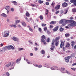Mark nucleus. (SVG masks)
Wrapping results in <instances>:
<instances>
[{
    "instance_id": "obj_62",
    "label": "nucleus",
    "mask_w": 76,
    "mask_h": 76,
    "mask_svg": "<svg viewBox=\"0 0 76 76\" xmlns=\"http://www.w3.org/2000/svg\"><path fill=\"white\" fill-rule=\"evenodd\" d=\"M62 70H63V71H64V69H65L64 68H61Z\"/></svg>"
},
{
    "instance_id": "obj_49",
    "label": "nucleus",
    "mask_w": 76,
    "mask_h": 76,
    "mask_svg": "<svg viewBox=\"0 0 76 76\" xmlns=\"http://www.w3.org/2000/svg\"><path fill=\"white\" fill-rule=\"evenodd\" d=\"M67 12H68V10H65V12L64 14H66V13H67Z\"/></svg>"
},
{
    "instance_id": "obj_41",
    "label": "nucleus",
    "mask_w": 76,
    "mask_h": 76,
    "mask_svg": "<svg viewBox=\"0 0 76 76\" xmlns=\"http://www.w3.org/2000/svg\"><path fill=\"white\" fill-rule=\"evenodd\" d=\"M42 52V53L43 54H45V51H44V50H42L41 51Z\"/></svg>"
},
{
    "instance_id": "obj_25",
    "label": "nucleus",
    "mask_w": 76,
    "mask_h": 76,
    "mask_svg": "<svg viewBox=\"0 0 76 76\" xmlns=\"http://www.w3.org/2000/svg\"><path fill=\"white\" fill-rule=\"evenodd\" d=\"M3 50H4V51H6V50H7V47L6 46H5L4 48H3Z\"/></svg>"
},
{
    "instance_id": "obj_24",
    "label": "nucleus",
    "mask_w": 76,
    "mask_h": 76,
    "mask_svg": "<svg viewBox=\"0 0 76 76\" xmlns=\"http://www.w3.org/2000/svg\"><path fill=\"white\" fill-rule=\"evenodd\" d=\"M21 60V58H20V59H18L16 61V63H18V62H19V61H20Z\"/></svg>"
},
{
    "instance_id": "obj_52",
    "label": "nucleus",
    "mask_w": 76,
    "mask_h": 76,
    "mask_svg": "<svg viewBox=\"0 0 76 76\" xmlns=\"http://www.w3.org/2000/svg\"><path fill=\"white\" fill-rule=\"evenodd\" d=\"M42 65H39L38 66V67H39V68H41V67H42Z\"/></svg>"
},
{
    "instance_id": "obj_22",
    "label": "nucleus",
    "mask_w": 76,
    "mask_h": 76,
    "mask_svg": "<svg viewBox=\"0 0 76 76\" xmlns=\"http://www.w3.org/2000/svg\"><path fill=\"white\" fill-rule=\"evenodd\" d=\"M21 23L23 26H26V23L24 22H22Z\"/></svg>"
},
{
    "instance_id": "obj_17",
    "label": "nucleus",
    "mask_w": 76,
    "mask_h": 76,
    "mask_svg": "<svg viewBox=\"0 0 76 76\" xmlns=\"http://www.w3.org/2000/svg\"><path fill=\"white\" fill-rule=\"evenodd\" d=\"M11 64V62H8V64L6 65V66L7 67H9L10 66V65Z\"/></svg>"
},
{
    "instance_id": "obj_57",
    "label": "nucleus",
    "mask_w": 76,
    "mask_h": 76,
    "mask_svg": "<svg viewBox=\"0 0 76 76\" xmlns=\"http://www.w3.org/2000/svg\"><path fill=\"white\" fill-rule=\"evenodd\" d=\"M31 6H32L33 7H35V6H36V5L35 4L33 5V4H31Z\"/></svg>"
},
{
    "instance_id": "obj_36",
    "label": "nucleus",
    "mask_w": 76,
    "mask_h": 76,
    "mask_svg": "<svg viewBox=\"0 0 76 76\" xmlns=\"http://www.w3.org/2000/svg\"><path fill=\"white\" fill-rule=\"evenodd\" d=\"M14 64H15V62H13L12 63L11 62V64L10 65L11 67H12V66H13V65Z\"/></svg>"
},
{
    "instance_id": "obj_12",
    "label": "nucleus",
    "mask_w": 76,
    "mask_h": 76,
    "mask_svg": "<svg viewBox=\"0 0 76 76\" xmlns=\"http://www.w3.org/2000/svg\"><path fill=\"white\" fill-rule=\"evenodd\" d=\"M64 28H62V27H61L59 28V31L60 32H63L64 31Z\"/></svg>"
},
{
    "instance_id": "obj_10",
    "label": "nucleus",
    "mask_w": 76,
    "mask_h": 76,
    "mask_svg": "<svg viewBox=\"0 0 76 76\" xmlns=\"http://www.w3.org/2000/svg\"><path fill=\"white\" fill-rule=\"evenodd\" d=\"M60 38V37H57L54 40L56 42L57 41H58Z\"/></svg>"
},
{
    "instance_id": "obj_31",
    "label": "nucleus",
    "mask_w": 76,
    "mask_h": 76,
    "mask_svg": "<svg viewBox=\"0 0 76 76\" xmlns=\"http://www.w3.org/2000/svg\"><path fill=\"white\" fill-rule=\"evenodd\" d=\"M51 5L53 7H54L55 3H54L53 2H52V4H51Z\"/></svg>"
},
{
    "instance_id": "obj_39",
    "label": "nucleus",
    "mask_w": 76,
    "mask_h": 76,
    "mask_svg": "<svg viewBox=\"0 0 76 76\" xmlns=\"http://www.w3.org/2000/svg\"><path fill=\"white\" fill-rule=\"evenodd\" d=\"M69 46H70V44L69 43H67L66 46V47H69Z\"/></svg>"
},
{
    "instance_id": "obj_9",
    "label": "nucleus",
    "mask_w": 76,
    "mask_h": 76,
    "mask_svg": "<svg viewBox=\"0 0 76 76\" xmlns=\"http://www.w3.org/2000/svg\"><path fill=\"white\" fill-rule=\"evenodd\" d=\"M12 39H13L14 41H18L19 40L18 39L15 37H13L12 38Z\"/></svg>"
},
{
    "instance_id": "obj_23",
    "label": "nucleus",
    "mask_w": 76,
    "mask_h": 76,
    "mask_svg": "<svg viewBox=\"0 0 76 76\" xmlns=\"http://www.w3.org/2000/svg\"><path fill=\"white\" fill-rule=\"evenodd\" d=\"M11 3H12L14 4V5H17V2H16V1H12L11 2Z\"/></svg>"
},
{
    "instance_id": "obj_3",
    "label": "nucleus",
    "mask_w": 76,
    "mask_h": 76,
    "mask_svg": "<svg viewBox=\"0 0 76 76\" xmlns=\"http://www.w3.org/2000/svg\"><path fill=\"white\" fill-rule=\"evenodd\" d=\"M9 33L10 31H4V33H6L4 34V37H8L9 35Z\"/></svg>"
},
{
    "instance_id": "obj_55",
    "label": "nucleus",
    "mask_w": 76,
    "mask_h": 76,
    "mask_svg": "<svg viewBox=\"0 0 76 76\" xmlns=\"http://www.w3.org/2000/svg\"><path fill=\"white\" fill-rule=\"evenodd\" d=\"M39 30L40 32H41V31H42V29H41V28H39Z\"/></svg>"
},
{
    "instance_id": "obj_45",
    "label": "nucleus",
    "mask_w": 76,
    "mask_h": 76,
    "mask_svg": "<svg viewBox=\"0 0 76 76\" xmlns=\"http://www.w3.org/2000/svg\"><path fill=\"white\" fill-rule=\"evenodd\" d=\"M25 19L27 21V22H29V20L28 19V18L26 17L25 18Z\"/></svg>"
},
{
    "instance_id": "obj_59",
    "label": "nucleus",
    "mask_w": 76,
    "mask_h": 76,
    "mask_svg": "<svg viewBox=\"0 0 76 76\" xmlns=\"http://www.w3.org/2000/svg\"><path fill=\"white\" fill-rule=\"evenodd\" d=\"M76 63H74L72 64V66H76Z\"/></svg>"
},
{
    "instance_id": "obj_18",
    "label": "nucleus",
    "mask_w": 76,
    "mask_h": 76,
    "mask_svg": "<svg viewBox=\"0 0 76 76\" xmlns=\"http://www.w3.org/2000/svg\"><path fill=\"white\" fill-rule=\"evenodd\" d=\"M1 16H3V17H7V15L4 13L2 14Z\"/></svg>"
},
{
    "instance_id": "obj_64",
    "label": "nucleus",
    "mask_w": 76,
    "mask_h": 76,
    "mask_svg": "<svg viewBox=\"0 0 76 76\" xmlns=\"http://www.w3.org/2000/svg\"><path fill=\"white\" fill-rule=\"evenodd\" d=\"M50 69L51 70H55V69L54 68L51 67Z\"/></svg>"
},
{
    "instance_id": "obj_61",
    "label": "nucleus",
    "mask_w": 76,
    "mask_h": 76,
    "mask_svg": "<svg viewBox=\"0 0 76 76\" xmlns=\"http://www.w3.org/2000/svg\"><path fill=\"white\" fill-rule=\"evenodd\" d=\"M65 71L66 73H67L68 74H69V71L66 70H65Z\"/></svg>"
},
{
    "instance_id": "obj_40",
    "label": "nucleus",
    "mask_w": 76,
    "mask_h": 76,
    "mask_svg": "<svg viewBox=\"0 0 76 76\" xmlns=\"http://www.w3.org/2000/svg\"><path fill=\"white\" fill-rule=\"evenodd\" d=\"M50 39L49 38H48L47 39V42H50Z\"/></svg>"
},
{
    "instance_id": "obj_28",
    "label": "nucleus",
    "mask_w": 76,
    "mask_h": 76,
    "mask_svg": "<svg viewBox=\"0 0 76 76\" xmlns=\"http://www.w3.org/2000/svg\"><path fill=\"white\" fill-rule=\"evenodd\" d=\"M26 61L27 63H28V64H32L31 63V62H29V61H28V59H26Z\"/></svg>"
},
{
    "instance_id": "obj_20",
    "label": "nucleus",
    "mask_w": 76,
    "mask_h": 76,
    "mask_svg": "<svg viewBox=\"0 0 76 76\" xmlns=\"http://www.w3.org/2000/svg\"><path fill=\"white\" fill-rule=\"evenodd\" d=\"M39 18L40 20H42L44 19V17L42 15H41L39 16Z\"/></svg>"
},
{
    "instance_id": "obj_46",
    "label": "nucleus",
    "mask_w": 76,
    "mask_h": 76,
    "mask_svg": "<svg viewBox=\"0 0 76 76\" xmlns=\"http://www.w3.org/2000/svg\"><path fill=\"white\" fill-rule=\"evenodd\" d=\"M23 48H18V50L19 51H21V50H23Z\"/></svg>"
},
{
    "instance_id": "obj_8",
    "label": "nucleus",
    "mask_w": 76,
    "mask_h": 76,
    "mask_svg": "<svg viewBox=\"0 0 76 76\" xmlns=\"http://www.w3.org/2000/svg\"><path fill=\"white\" fill-rule=\"evenodd\" d=\"M60 5H57V6L55 7V9L56 10H58L60 9Z\"/></svg>"
},
{
    "instance_id": "obj_48",
    "label": "nucleus",
    "mask_w": 76,
    "mask_h": 76,
    "mask_svg": "<svg viewBox=\"0 0 76 76\" xmlns=\"http://www.w3.org/2000/svg\"><path fill=\"white\" fill-rule=\"evenodd\" d=\"M49 4H50V3L48 2H46L45 3V4L47 6H48V5H49Z\"/></svg>"
},
{
    "instance_id": "obj_47",
    "label": "nucleus",
    "mask_w": 76,
    "mask_h": 76,
    "mask_svg": "<svg viewBox=\"0 0 76 76\" xmlns=\"http://www.w3.org/2000/svg\"><path fill=\"white\" fill-rule=\"evenodd\" d=\"M59 12H60V11H57L55 12L56 14H58V13H59Z\"/></svg>"
},
{
    "instance_id": "obj_33",
    "label": "nucleus",
    "mask_w": 76,
    "mask_h": 76,
    "mask_svg": "<svg viewBox=\"0 0 76 76\" xmlns=\"http://www.w3.org/2000/svg\"><path fill=\"white\" fill-rule=\"evenodd\" d=\"M11 26V27H13H13H14V28H16L17 27L16 26L14 25H12L11 26Z\"/></svg>"
},
{
    "instance_id": "obj_54",
    "label": "nucleus",
    "mask_w": 76,
    "mask_h": 76,
    "mask_svg": "<svg viewBox=\"0 0 76 76\" xmlns=\"http://www.w3.org/2000/svg\"><path fill=\"white\" fill-rule=\"evenodd\" d=\"M42 26H46V24H44V23L42 24Z\"/></svg>"
},
{
    "instance_id": "obj_32",
    "label": "nucleus",
    "mask_w": 76,
    "mask_h": 76,
    "mask_svg": "<svg viewBox=\"0 0 76 76\" xmlns=\"http://www.w3.org/2000/svg\"><path fill=\"white\" fill-rule=\"evenodd\" d=\"M10 7L9 6H7L5 7V9L6 10H8V9H10Z\"/></svg>"
},
{
    "instance_id": "obj_14",
    "label": "nucleus",
    "mask_w": 76,
    "mask_h": 76,
    "mask_svg": "<svg viewBox=\"0 0 76 76\" xmlns=\"http://www.w3.org/2000/svg\"><path fill=\"white\" fill-rule=\"evenodd\" d=\"M65 37H69L70 36V34L69 33H66L65 34Z\"/></svg>"
},
{
    "instance_id": "obj_29",
    "label": "nucleus",
    "mask_w": 76,
    "mask_h": 76,
    "mask_svg": "<svg viewBox=\"0 0 76 76\" xmlns=\"http://www.w3.org/2000/svg\"><path fill=\"white\" fill-rule=\"evenodd\" d=\"M29 15H30V14H29V12H27L26 13V16H29Z\"/></svg>"
},
{
    "instance_id": "obj_1",
    "label": "nucleus",
    "mask_w": 76,
    "mask_h": 76,
    "mask_svg": "<svg viewBox=\"0 0 76 76\" xmlns=\"http://www.w3.org/2000/svg\"><path fill=\"white\" fill-rule=\"evenodd\" d=\"M70 23L68 24V26L70 28H72V27H75L76 26V22L74 20H71Z\"/></svg>"
},
{
    "instance_id": "obj_34",
    "label": "nucleus",
    "mask_w": 76,
    "mask_h": 76,
    "mask_svg": "<svg viewBox=\"0 0 76 76\" xmlns=\"http://www.w3.org/2000/svg\"><path fill=\"white\" fill-rule=\"evenodd\" d=\"M10 49H12V50H14L15 49V48H14V47L12 45H10Z\"/></svg>"
},
{
    "instance_id": "obj_56",
    "label": "nucleus",
    "mask_w": 76,
    "mask_h": 76,
    "mask_svg": "<svg viewBox=\"0 0 76 76\" xmlns=\"http://www.w3.org/2000/svg\"><path fill=\"white\" fill-rule=\"evenodd\" d=\"M69 19H70V20H72L73 19V17H71L69 18Z\"/></svg>"
},
{
    "instance_id": "obj_37",
    "label": "nucleus",
    "mask_w": 76,
    "mask_h": 76,
    "mask_svg": "<svg viewBox=\"0 0 76 76\" xmlns=\"http://www.w3.org/2000/svg\"><path fill=\"white\" fill-rule=\"evenodd\" d=\"M66 57L69 60V59H70V58H71L72 57V56H69Z\"/></svg>"
},
{
    "instance_id": "obj_53",
    "label": "nucleus",
    "mask_w": 76,
    "mask_h": 76,
    "mask_svg": "<svg viewBox=\"0 0 76 76\" xmlns=\"http://www.w3.org/2000/svg\"><path fill=\"white\" fill-rule=\"evenodd\" d=\"M44 31H47V27H45L44 28Z\"/></svg>"
},
{
    "instance_id": "obj_63",
    "label": "nucleus",
    "mask_w": 76,
    "mask_h": 76,
    "mask_svg": "<svg viewBox=\"0 0 76 76\" xmlns=\"http://www.w3.org/2000/svg\"><path fill=\"white\" fill-rule=\"evenodd\" d=\"M11 11H14V9H13V8H11Z\"/></svg>"
},
{
    "instance_id": "obj_26",
    "label": "nucleus",
    "mask_w": 76,
    "mask_h": 76,
    "mask_svg": "<svg viewBox=\"0 0 76 76\" xmlns=\"http://www.w3.org/2000/svg\"><path fill=\"white\" fill-rule=\"evenodd\" d=\"M38 1L39 4H42V3L43 2H44V1H41L40 0H39Z\"/></svg>"
},
{
    "instance_id": "obj_11",
    "label": "nucleus",
    "mask_w": 76,
    "mask_h": 76,
    "mask_svg": "<svg viewBox=\"0 0 76 76\" xmlns=\"http://www.w3.org/2000/svg\"><path fill=\"white\" fill-rule=\"evenodd\" d=\"M55 47V46L53 45H52L51 46V47L50 48V50H52V51H53L54 50V48Z\"/></svg>"
},
{
    "instance_id": "obj_7",
    "label": "nucleus",
    "mask_w": 76,
    "mask_h": 76,
    "mask_svg": "<svg viewBox=\"0 0 76 76\" xmlns=\"http://www.w3.org/2000/svg\"><path fill=\"white\" fill-rule=\"evenodd\" d=\"M75 45V42L74 41H72L71 42V46L72 47V48H73V47H74V45Z\"/></svg>"
},
{
    "instance_id": "obj_58",
    "label": "nucleus",
    "mask_w": 76,
    "mask_h": 76,
    "mask_svg": "<svg viewBox=\"0 0 76 76\" xmlns=\"http://www.w3.org/2000/svg\"><path fill=\"white\" fill-rule=\"evenodd\" d=\"M30 55L31 56H33L34 54H33L32 53H30Z\"/></svg>"
},
{
    "instance_id": "obj_38",
    "label": "nucleus",
    "mask_w": 76,
    "mask_h": 76,
    "mask_svg": "<svg viewBox=\"0 0 76 76\" xmlns=\"http://www.w3.org/2000/svg\"><path fill=\"white\" fill-rule=\"evenodd\" d=\"M45 66L46 67H49V64H45Z\"/></svg>"
},
{
    "instance_id": "obj_50",
    "label": "nucleus",
    "mask_w": 76,
    "mask_h": 76,
    "mask_svg": "<svg viewBox=\"0 0 76 76\" xmlns=\"http://www.w3.org/2000/svg\"><path fill=\"white\" fill-rule=\"evenodd\" d=\"M71 69L72 70H73L74 71H75L76 70V68H71Z\"/></svg>"
},
{
    "instance_id": "obj_16",
    "label": "nucleus",
    "mask_w": 76,
    "mask_h": 76,
    "mask_svg": "<svg viewBox=\"0 0 76 76\" xmlns=\"http://www.w3.org/2000/svg\"><path fill=\"white\" fill-rule=\"evenodd\" d=\"M55 23H56V21H53L50 23V24L51 25V24H55Z\"/></svg>"
},
{
    "instance_id": "obj_5",
    "label": "nucleus",
    "mask_w": 76,
    "mask_h": 76,
    "mask_svg": "<svg viewBox=\"0 0 76 76\" xmlns=\"http://www.w3.org/2000/svg\"><path fill=\"white\" fill-rule=\"evenodd\" d=\"M62 6L63 7H66L68 6V4L66 2H64L62 4Z\"/></svg>"
},
{
    "instance_id": "obj_19",
    "label": "nucleus",
    "mask_w": 76,
    "mask_h": 76,
    "mask_svg": "<svg viewBox=\"0 0 76 76\" xmlns=\"http://www.w3.org/2000/svg\"><path fill=\"white\" fill-rule=\"evenodd\" d=\"M58 44H59V41H56V42L55 43V45L56 46H58Z\"/></svg>"
},
{
    "instance_id": "obj_13",
    "label": "nucleus",
    "mask_w": 76,
    "mask_h": 76,
    "mask_svg": "<svg viewBox=\"0 0 76 76\" xmlns=\"http://www.w3.org/2000/svg\"><path fill=\"white\" fill-rule=\"evenodd\" d=\"M65 60L66 61V63H68L69 61V59L67 58L66 57L65 58Z\"/></svg>"
},
{
    "instance_id": "obj_44",
    "label": "nucleus",
    "mask_w": 76,
    "mask_h": 76,
    "mask_svg": "<svg viewBox=\"0 0 76 76\" xmlns=\"http://www.w3.org/2000/svg\"><path fill=\"white\" fill-rule=\"evenodd\" d=\"M63 20H61L60 21V23H63Z\"/></svg>"
},
{
    "instance_id": "obj_60",
    "label": "nucleus",
    "mask_w": 76,
    "mask_h": 76,
    "mask_svg": "<svg viewBox=\"0 0 76 76\" xmlns=\"http://www.w3.org/2000/svg\"><path fill=\"white\" fill-rule=\"evenodd\" d=\"M50 28H51H51H53V26L50 25Z\"/></svg>"
},
{
    "instance_id": "obj_2",
    "label": "nucleus",
    "mask_w": 76,
    "mask_h": 76,
    "mask_svg": "<svg viewBox=\"0 0 76 76\" xmlns=\"http://www.w3.org/2000/svg\"><path fill=\"white\" fill-rule=\"evenodd\" d=\"M45 36L44 35H43L42 36V39L41 40V42H43V43L45 44V45H46L47 44V43L46 42H45Z\"/></svg>"
},
{
    "instance_id": "obj_43",
    "label": "nucleus",
    "mask_w": 76,
    "mask_h": 76,
    "mask_svg": "<svg viewBox=\"0 0 76 76\" xmlns=\"http://www.w3.org/2000/svg\"><path fill=\"white\" fill-rule=\"evenodd\" d=\"M29 30L30 31H31V32H33V30L32 29V28H29Z\"/></svg>"
},
{
    "instance_id": "obj_42",
    "label": "nucleus",
    "mask_w": 76,
    "mask_h": 76,
    "mask_svg": "<svg viewBox=\"0 0 76 76\" xmlns=\"http://www.w3.org/2000/svg\"><path fill=\"white\" fill-rule=\"evenodd\" d=\"M70 2H71V3H75L74 0H70Z\"/></svg>"
},
{
    "instance_id": "obj_27",
    "label": "nucleus",
    "mask_w": 76,
    "mask_h": 76,
    "mask_svg": "<svg viewBox=\"0 0 76 76\" xmlns=\"http://www.w3.org/2000/svg\"><path fill=\"white\" fill-rule=\"evenodd\" d=\"M54 41H55L54 39H53L52 41V43H51V44L52 45L54 46Z\"/></svg>"
},
{
    "instance_id": "obj_15",
    "label": "nucleus",
    "mask_w": 76,
    "mask_h": 76,
    "mask_svg": "<svg viewBox=\"0 0 76 76\" xmlns=\"http://www.w3.org/2000/svg\"><path fill=\"white\" fill-rule=\"evenodd\" d=\"M71 20H66L65 21V23H69V22H70Z\"/></svg>"
},
{
    "instance_id": "obj_4",
    "label": "nucleus",
    "mask_w": 76,
    "mask_h": 76,
    "mask_svg": "<svg viewBox=\"0 0 76 76\" xmlns=\"http://www.w3.org/2000/svg\"><path fill=\"white\" fill-rule=\"evenodd\" d=\"M58 28H59V26H58L55 27L53 30V32H56V31H58Z\"/></svg>"
},
{
    "instance_id": "obj_6",
    "label": "nucleus",
    "mask_w": 76,
    "mask_h": 76,
    "mask_svg": "<svg viewBox=\"0 0 76 76\" xmlns=\"http://www.w3.org/2000/svg\"><path fill=\"white\" fill-rule=\"evenodd\" d=\"M61 44H60V48H62V47L63 46H64V43L63 42V40H61Z\"/></svg>"
},
{
    "instance_id": "obj_30",
    "label": "nucleus",
    "mask_w": 76,
    "mask_h": 76,
    "mask_svg": "<svg viewBox=\"0 0 76 76\" xmlns=\"http://www.w3.org/2000/svg\"><path fill=\"white\" fill-rule=\"evenodd\" d=\"M7 50H10V45L6 46Z\"/></svg>"
},
{
    "instance_id": "obj_21",
    "label": "nucleus",
    "mask_w": 76,
    "mask_h": 76,
    "mask_svg": "<svg viewBox=\"0 0 76 76\" xmlns=\"http://www.w3.org/2000/svg\"><path fill=\"white\" fill-rule=\"evenodd\" d=\"M72 12H76V8H74L72 10Z\"/></svg>"
},
{
    "instance_id": "obj_51",
    "label": "nucleus",
    "mask_w": 76,
    "mask_h": 76,
    "mask_svg": "<svg viewBox=\"0 0 76 76\" xmlns=\"http://www.w3.org/2000/svg\"><path fill=\"white\" fill-rule=\"evenodd\" d=\"M6 75L7 76H9V75H10V74H9V73L8 72H7L6 73Z\"/></svg>"
},
{
    "instance_id": "obj_35",
    "label": "nucleus",
    "mask_w": 76,
    "mask_h": 76,
    "mask_svg": "<svg viewBox=\"0 0 76 76\" xmlns=\"http://www.w3.org/2000/svg\"><path fill=\"white\" fill-rule=\"evenodd\" d=\"M15 22L16 23H19L20 22V20H15Z\"/></svg>"
}]
</instances>
